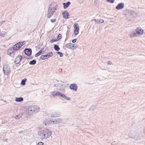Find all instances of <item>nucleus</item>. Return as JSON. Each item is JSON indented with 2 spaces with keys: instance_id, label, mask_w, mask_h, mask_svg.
Returning a JSON list of instances; mask_svg holds the SVG:
<instances>
[{
  "instance_id": "1",
  "label": "nucleus",
  "mask_w": 145,
  "mask_h": 145,
  "mask_svg": "<svg viewBox=\"0 0 145 145\" xmlns=\"http://www.w3.org/2000/svg\"><path fill=\"white\" fill-rule=\"evenodd\" d=\"M38 133L41 139H44L49 138L52 135V132L48 129H45L39 131Z\"/></svg>"
},
{
  "instance_id": "2",
  "label": "nucleus",
  "mask_w": 145,
  "mask_h": 145,
  "mask_svg": "<svg viewBox=\"0 0 145 145\" xmlns=\"http://www.w3.org/2000/svg\"><path fill=\"white\" fill-rule=\"evenodd\" d=\"M21 48L18 43L14 45L13 48H10L8 50V54L11 57H14L15 52V50H18Z\"/></svg>"
},
{
  "instance_id": "3",
  "label": "nucleus",
  "mask_w": 145,
  "mask_h": 145,
  "mask_svg": "<svg viewBox=\"0 0 145 145\" xmlns=\"http://www.w3.org/2000/svg\"><path fill=\"white\" fill-rule=\"evenodd\" d=\"M39 107L37 105H31L29 106L27 108V110L26 112L27 115H31L34 112H37L39 110Z\"/></svg>"
},
{
  "instance_id": "4",
  "label": "nucleus",
  "mask_w": 145,
  "mask_h": 145,
  "mask_svg": "<svg viewBox=\"0 0 145 145\" xmlns=\"http://www.w3.org/2000/svg\"><path fill=\"white\" fill-rule=\"evenodd\" d=\"M57 9L56 7H53V8H50V7L48 9V14L47 17L48 18H50L52 15L53 13L55 12Z\"/></svg>"
},
{
  "instance_id": "5",
  "label": "nucleus",
  "mask_w": 145,
  "mask_h": 145,
  "mask_svg": "<svg viewBox=\"0 0 145 145\" xmlns=\"http://www.w3.org/2000/svg\"><path fill=\"white\" fill-rule=\"evenodd\" d=\"M3 71L4 73L6 75L9 74L10 73V69L8 67V65L5 64L4 65L3 68Z\"/></svg>"
},
{
  "instance_id": "6",
  "label": "nucleus",
  "mask_w": 145,
  "mask_h": 145,
  "mask_svg": "<svg viewBox=\"0 0 145 145\" xmlns=\"http://www.w3.org/2000/svg\"><path fill=\"white\" fill-rule=\"evenodd\" d=\"M22 59V56L20 55H18L14 61V63L15 64H18L21 61Z\"/></svg>"
},
{
  "instance_id": "7",
  "label": "nucleus",
  "mask_w": 145,
  "mask_h": 145,
  "mask_svg": "<svg viewBox=\"0 0 145 145\" xmlns=\"http://www.w3.org/2000/svg\"><path fill=\"white\" fill-rule=\"evenodd\" d=\"M69 87L70 89L73 90L75 91H76L78 89L77 86L75 84H71Z\"/></svg>"
},
{
  "instance_id": "8",
  "label": "nucleus",
  "mask_w": 145,
  "mask_h": 145,
  "mask_svg": "<svg viewBox=\"0 0 145 145\" xmlns=\"http://www.w3.org/2000/svg\"><path fill=\"white\" fill-rule=\"evenodd\" d=\"M25 54L27 56H30L32 53V50L31 48H25L24 50Z\"/></svg>"
},
{
  "instance_id": "9",
  "label": "nucleus",
  "mask_w": 145,
  "mask_h": 145,
  "mask_svg": "<svg viewBox=\"0 0 145 145\" xmlns=\"http://www.w3.org/2000/svg\"><path fill=\"white\" fill-rule=\"evenodd\" d=\"M124 6V3H121L118 4L116 7V8L117 10H120L123 8Z\"/></svg>"
},
{
  "instance_id": "10",
  "label": "nucleus",
  "mask_w": 145,
  "mask_h": 145,
  "mask_svg": "<svg viewBox=\"0 0 145 145\" xmlns=\"http://www.w3.org/2000/svg\"><path fill=\"white\" fill-rule=\"evenodd\" d=\"M52 124H56L58 123H61L63 121V120L60 118H58L54 121H52Z\"/></svg>"
},
{
  "instance_id": "11",
  "label": "nucleus",
  "mask_w": 145,
  "mask_h": 145,
  "mask_svg": "<svg viewBox=\"0 0 145 145\" xmlns=\"http://www.w3.org/2000/svg\"><path fill=\"white\" fill-rule=\"evenodd\" d=\"M62 15L63 16V17L65 19H68L69 16V13L67 12L66 11H64L62 13Z\"/></svg>"
},
{
  "instance_id": "12",
  "label": "nucleus",
  "mask_w": 145,
  "mask_h": 145,
  "mask_svg": "<svg viewBox=\"0 0 145 145\" xmlns=\"http://www.w3.org/2000/svg\"><path fill=\"white\" fill-rule=\"evenodd\" d=\"M43 123L45 125H48L50 124H52V121L51 120H46L43 121Z\"/></svg>"
},
{
  "instance_id": "13",
  "label": "nucleus",
  "mask_w": 145,
  "mask_h": 145,
  "mask_svg": "<svg viewBox=\"0 0 145 145\" xmlns=\"http://www.w3.org/2000/svg\"><path fill=\"white\" fill-rule=\"evenodd\" d=\"M60 116V114L57 112H55L51 115V117H58Z\"/></svg>"
},
{
  "instance_id": "14",
  "label": "nucleus",
  "mask_w": 145,
  "mask_h": 145,
  "mask_svg": "<svg viewBox=\"0 0 145 145\" xmlns=\"http://www.w3.org/2000/svg\"><path fill=\"white\" fill-rule=\"evenodd\" d=\"M71 2L69 1H68L66 3H63V8L64 9H65L66 8L68 7L71 4Z\"/></svg>"
},
{
  "instance_id": "15",
  "label": "nucleus",
  "mask_w": 145,
  "mask_h": 145,
  "mask_svg": "<svg viewBox=\"0 0 145 145\" xmlns=\"http://www.w3.org/2000/svg\"><path fill=\"white\" fill-rule=\"evenodd\" d=\"M143 33V30L140 28H138L137 30V33L139 35H142Z\"/></svg>"
},
{
  "instance_id": "16",
  "label": "nucleus",
  "mask_w": 145,
  "mask_h": 145,
  "mask_svg": "<svg viewBox=\"0 0 145 145\" xmlns=\"http://www.w3.org/2000/svg\"><path fill=\"white\" fill-rule=\"evenodd\" d=\"M60 92L57 91H54L51 92V94L53 96H57L59 95Z\"/></svg>"
},
{
  "instance_id": "17",
  "label": "nucleus",
  "mask_w": 145,
  "mask_h": 145,
  "mask_svg": "<svg viewBox=\"0 0 145 145\" xmlns=\"http://www.w3.org/2000/svg\"><path fill=\"white\" fill-rule=\"evenodd\" d=\"M23 100V98L22 97H17L16 98L15 101L16 102H22Z\"/></svg>"
},
{
  "instance_id": "18",
  "label": "nucleus",
  "mask_w": 145,
  "mask_h": 145,
  "mask_svg": "<svg viewBox=\"0 0 145 145\" xmlns=\"http://www.w3.org/2000/svg\"><path fill=\"white\" fill-rule=\"evenodd\" d=\"M54 48L56 51H59L60 50V48L58 45L56 44L54 45Z\"/></svg>"
},
{
  "instance_id": "19",
  "label": "nucleus",
  "mask_w": 145,
  "mask_h": 145,
  "mask_svg": "<svg viewBox=\"0 0 145 145\" xmlns=\"http://www.w3.org/2000/svg\"><path fill=\"white\" fill-rule=\"evenodd\" d=\"M22 116V113H20L18 115L16 116L15 118L17 120L21 118Z\"/></svg>"
},
{
  "instance_id": "20",
  "label": "nucleus",
  "mask_w": 145,
  "mask_h": 145,
  "mask_svg": "<svg viewBox=\"0 0 145 145\" xmlns=\"http://www.w3.org/2000/svg\"><path fill=\"white\" fill-rule=\"evenodd\" d=\"M40 58L41 59H43V60H44L48 58V55H42L40 57Z\"/></svg>"
},
{
  "instance_id": "21",
  "label": "nucleus",
  "mask_w": 145,
  "mask_h": 145,
  "mask_svg": "<svg viewBox=\"0 0 145 145\" xmlns=\"http://www.w3.org/2000/svg\"><path fill=\"white\" fill-rule=\"evenodd\" d=\"M74 30H79V28L78 27V25L77 23H75L74 24Z\"/></svg>"
},
{
  "instance_id": "22",
  "label": "nucleus",
  "mask_w": 145,
  "mask_h": 145,
  "mask_svg": "<svg viewBox=\"0 0 145 145\" xmlns=\"http://www.w3.org/2000/svg\"><path fill=\"white\" fill-rule=\"evenodd\" d=\"M43 54V52H42L41 50H40L39 52H38L36 54H35V57H37Z\"/></svg>"
},
{
  "instance_id": "23",
  "label": "nucleus",
  "mask_w": 145,
  "mask_h": 145,
  "mask_svg": "<svg viewBox=\"0 0 145 145\" xmlns=\"http://www.w3.org/2000/svg\"><path fill=\"white\" fill-rule=\"evenodd\" d=\"M36 63V61L35 60H33L29 62V64L30 65H34Z\"/></svg>"
},
{
  "instance_id": "24",
  "label": "nucleus",
  "mask_w": 145,
  "mask_h": 145,
  "mask_svg": "<svg viewBox=\"0 0 145 145\" xmlns=\"http://www.w3.org/2000/svg\"><path fill=\"white\" fill-rule=\"evenodd\" d=\"M27 79L25 78L22 80L21 82V84L23 85H24L25 84V82Z\"/></svg>"
},
{
  "instance_id": "25",
  "label": "nucleus",
  "mask_w": 145,
  "mask_h": 145,
  "mask_svg": "<svg viewBox=\"0 0 145 145\" xmlns=\"http://www.w3.org/2000/svg\"><path fill=\"white\" fill-rule=\"evenodd\" d=\"M71 43H67L66 44L65 46V47H66V48H67L69 49H70L71 48Z\"/></svg>"
},
{
  "instance_id": "26",
  "label": "nucleus",
  "mask_w": 145,
  "mask_h": 145,
  "mask_svg": "<svg viewBox=\"0 0 145 145\" xmlns=\"http://www.w3.org/2000/svg\"><path fill=\"white\" fill-rule=\"evenodd\" d=\"M18 43L21 48L23 45H24L25 44V42L24 41L18 42Z\"/></svg>"
},
{
  "instance_id": "27",
  "label": "nucleus",
  "mask_w": 145,
  "mask_h": 145,
  "mask_svg": "<svg viewBox=\"0 0 145 145\" xmlns=\"http://www.w3.org/2000/svg\"><path fill=\"white\" fill-rule=\"evenodd\" d=\"M136 33L135 32H132L130 34V37H133L135 36Z\"/></svg>"
},
{
  "instance_id": "28",
  "label": "nucleus",
  "mask_w": 145,
  "mask_h": 145,
  "mask_svg": "<svg viewBox=\"0 0 145 145\" xmlns=\"http://www.w3.org/2000/svg\"><path fill=\"white\" fill-rule=\"evenodd\" d=\"M53 55V53L52 52H50V53L48 54L47 55H48V58L50 57H51Z\"/></svg>"
},
{
  "instance_id": "29",
  "label": "nucleus",
  "mask_w": 145,
  "mask_h": 145,
  "mask_svg": "<svg viewBox=\"0 0 145 145\" xmlns=\"http://www.w3.org/2000/svg\"><path fill=\"white\" fill-rule=\"evenodd\" d=\"M62 38V37L61 35L60 34H59L58 35L57 37V39L58 40H59L61 39Z\"/></svg>"
},
{
  "instance_id": "30",
  "label": "nucleus",
  "mask_w": 145,
  "mask_h": 145,
  "mask_svg": "<svg viewBox=\"0 0 145 145\" xmlns=\"http://www.w3.org/2000/svg\"><path fill=\"white\" fill-rule=\"evenodd\" d=\"M57 54H59L60 57H62L63 56V54L61 52H57Z\"/></svg>"
},
{
  "instance_id": "31",
  "label": "nucleus",
  "mask_w": 145,
  "mask_h": 145,
  "mask_svg": "<svg viewBox=\"0 0 145 145\" xmlns=\"http://www.w3.org/2000/svg\"><path fill=\"white\" fill-rule=\"evenodd\" d=\"M63 98H64L66 100H68L69 101L70 100V98H69L68 97H67V96H66L65 95L64 97Z\"/></svg>"
},
{
  "instance_id": "32",
  "label": "nucleus",
  "mask_w": 145,
  "mask_h": 145,
  "mask_svg": "<svg viewBox=\"0 0 145 145\" xmlns=\"http://www.w3.org/2000/svg\"><path fill=\"white\" fill-rule=\"evenodd\" d=\"M107 2L110 3H114L115 0H106Z\"/></svg>"
},
{
  "instance_id": "33",
  "label": "nucleus",
  "mask_w": 145,
  "mask_h": 145,
  "mask_svg": "<svg viewBox=\"0 0 145 145\" xmlns=\"http://www.w3.org/2000/svg\"><path fill=\"white\" fill-rule=\"evenodd\" d=\"M78 32L79 30H74V33L75 35H77L78 33Z\"/></svg>"
},
{
  "instance_id": "34",
  "label": "nucleus",
  "mask_w": 145,
  "mask_h": 145,
  "mask_svg": "<svg viewBox=\"0 0 145 145\" xmlns=\"http://www.w3.org/2000/svg\"><path fill=\"white\" fill-rule=\"evenodd\" d=\"M57 41V40L56 39H52L50 40V42L51 43H53V42H56Z\"/></svg>"
},
{
  "instance_id": "35",
  "label": "nucleus",
  "mask_w": 145,
  "mask_h": 145,
  "mask_svg": "<svg viewBox=\"0 0 145 145\" xmlns=\"http://www.w3.org/2000/svg\"><path fill=\"white\" fill-rule=\"evenodd\" d=\"M71 49H73L74 48H75L74 47V44H71Z\"/></svg>"
},
{
  "instance_id": "36",
  "label": "nucleus",
  "mask_w": 145,
  "mask_h": 145,
  "mask_svg": "<svg viewBox=\"0 0 145 145\" xmlns=\"http://www.w3.org/2000/svg\"><path fill=\"white\" fill-rule=\"evenodd\" d=\"M65 95L64 94L60 93L59 96H61L63 98Z\"/></svg>"
},
{
  "instance_id": "37",
  "label": "nucleus",
  "mask_w": 145,
  "mask_h": 145,
  "mask_svg": "<svg viewBox=\"0 0 145 145\" xmlns=\"http://www.w3.org/2000/svg\"><path fill=\"white\" fill-rule=\"evenodd\" d=\"M99 23H103L104 22V21L103 19H100L99 20Z\"/></svg>"
},
{
  "instance_id": "38",
  "label": "nucleus",
  "mask_w": 145,
  "mask_h": 145,
  "mask_svg": "<svg viewBox=\"0 0 145 145\" xmlns=\"http://www.w3.org/2000/svg\"><path fill=\"white\" fill-rule=\"evenodd\" d=\"M56 21V19H51L50 20V21L52 23H54V22H55Z\"/></svg>"
},
{
  "instance_id": "39",
  "label": "nucleus",
  "mask_w": 145,
  "mask_h": 145,
  "mask_svg": "<svg viewBox=\"0 0 145 145\" xmlns=\"http://www.w3.org/2000/svg\"><path fill=\"white\" fill-rule=\"evenodd\" d=\"M77 39H74L73 40H72L71 42L72 43H75L76 42Z\"/></svg>"
},
{
  "instance_id": "40",
  "label": "nucleus",
  "mask_w": 145,
  "mask_h": 145,
  "mask_svg": "<svg viewBox=\"0 0 145 145\" xmlns=\"http://www.w3.org/2000/svg\"><path fill=\"white\" fill-rule=\"evenodd\" d=\"M107 64L108 65H111L112 64V62H111V61H108L107 62Z\"/></svg>"
},
{
  "instance_id": "41",
  "label": "nucleus",
  "mask_w": 145,
  "mask_h": 145,
  "mask_svg": "<svg viewBox=\"0 0 145 145\" xmlns=\"http://www.w3.org/2000/svg\"><path fill=\"white\" fill-rule=\"evenodd\" d=\"M43 143L41 142H39L37 145H43Z\"/></svg>"
},
{
  "instance_id": "42",
  "label": "nucleus",
  "mask_w": 145,
  "mask_h": 145,
  "mask_svg": "<svg viewBox=\"0 0 145 145\" xmlns=\"http://www.w3.org/2000/svg\"><path fill=\"white\" fill-rule=\"evenodd\" d=\"M94 20L95 21V22H96L97 23H99V20L98 19H94Z\"/></svg>"
},
{
  "instance_id": "43",
  "label": "nucleus",
  "mask_w": 145,
  "mask_h": 145,
  "mask_svg": "<svg viewBox=\"0 0 145 145\" xmlns=\"http://www.w3.org/2000/svg\"><path fill=\"white\" fill-rule=\"evenodd\" d=\"M45 50H44V48H42L41 50H41V51L43 52V53H44V52L45 51Z\"/></svg>"
},
{
  "instance_id": "44",
  "label": "nucleus",
  "mask_w": 145,
  "mask_h": 145,
  "mask_svg": "<svg viewBox=\"0 0 145 145\" xmlns=\"http://www.w3.org/2000/svg\"><path fill=\"white\" fill-rule=\"evenodd\" d=\"M5 34L3 33H0V36H2L3 37H4V36Z\"/></svg>"
},
{
  "instance_id": "45",
  "label": "nucleus",
  "mask_w": 145,
  "mask_h": 145,
  "mask_svg": "<svg viewBox=\"0 0 145 145\" xmlns=\"http://www.w3.org/2000/svg\"><path fill=\"white\" fill-rule=\"evenodd\" d=\"M4 21H3V22H0V25H1L2 24V22H4Z\"/></svg>"
},
{
  "instance_id": "46",
  "label": "nucleus",
  "mask_w": 145,
  "mask_h": 145,
  "mask_svg": "<svg viewBox=\"0 0 145 145\" xmlns=\"http://www.w3.org/2000/svg\"><path fill=\"white\" fill-rule=\"evenodd\" d=\"M53 4H54V3H51V4L50 5V6L52 5Z\"/></svg>"
},
{
  "instance_id": "47",
  "label": "nucleus",
  "mask_w": 145,
  "mask_h": 145,
  "mask_svg": "<svg viewBox=\"0 0 145 145\" xmlns=\"http://www.w3.org/2000/svg\"><path fill=\"white\" fill-rule=\"evenodd\" d=\"M22 131H21V132H19V133H21Z\"/></svg>"
},
{
  "instance_id": "48",
  "label": "nucleus",
  "mask_w": 145,
  "mask_h": 145,
  "mask_svg": "<svg viewBox=\"0 0 145 145\" xmlns=\"http://www.w3.org/2000/svg\"><path fill=\"white\" fill-rule=\"evenodd\" d=\"M24 64H23V65L22 66V67H23V66H24Z\"/></svg>"
}]
</instances>
